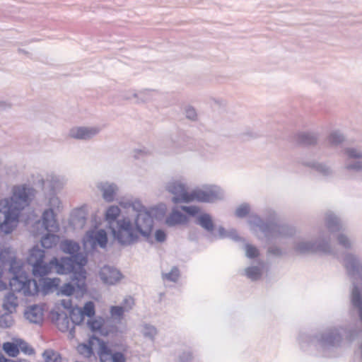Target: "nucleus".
<instances>
[{"label": "nucleus", "mask_w": 362, "mask_h": 362, "mask_svg": "<svg viewBox=\"0 0 362 362\" xmlns=\"http://www.w3.org/2000/svg\"><path fill=\"white\" fill-rule=\"evenodd\" d=\"M125 308L122 306H111L110 313L111 317L117 322H120L123 317Z\"/></svg>", "instance_id": "obj_37"}, {"label": "nucleus", "mask_w": 362, "mask_h": 362, "mask_svg": "<svg viewBox=\"0 0 362 362\" xmlns=\"http://www.w3.org/2000/svg\"><path fill=\"white\" fill-rule=\"evenodd\" d=\"M342 328H332L321 334L318 339L321 346L325 349L339 346L342 339Z\"/></svg>", "instance_id": "obj_11"}, {"label": "nucleus", "mask_w": 362, "mask_h": 362, "mask_svg": "<svg viewBox=\"0 0 362 362\" xmlns=\"http://www.w3.org/2000/svg\"><path fill=\"white\" fill-rule=\"evenodd\" d=\"M60 279L59 278H40L39 284L41 286V290L44 294L52 293L55 291H58Z\"/></svg>", "instance_id": "obj_16"}, {"label": "nucleus", "mask_w": 362, "mask_h": 362, "mask_svg": "<svg viewBox=\"0 0 362 362\" xmlns=\"http://www.w3.org/2000/svg\"><path fill=\"white\" fill-rule=\"evenodd\" d=\"M74 216L81 226L85 225L86 221V215L83 208H81L76 210Z\"/></svg>", "instance_id": "obj_45"}, {"label": "nucleus", "mask_w": 362, "mask_h": 362, "mask_svg": "<svg viewBox=\"0 0 362 362\" xmlns=\"http://www.w3.org/2000/svg\"><path fill=\"white\" fill-rule=\"evenodd\" d=\"M296 252L300 254H308L314 252H322L324 254L334 255L339 258V255L331 248L329 238H325L320 236L319 240L315 242L300 240L294 245Z\"/></svg>", "instance_id": "obj_6"}, {"label": "nucleus", "mask_w": 362, "mask_h": 362, "mask_svg": "<svg viewBox=\"0 0 362 362\" xmlns=\"http://www.w3.org/2000/svg\"><path fill=\"white\" fill-rule=\"evenodd\" d=\"M195 223L200 226L206 232L213 234L215 229V224L211 216L209 214L204 213L199 215Z\"/></svg>", "instance_id": "obj_18"}, {"label": "nucleus", "mask_w": 362, "mask_h": 362, "mask_svg": "<svg viewBox=\"0 0 362 362\" xmlns=\"http://www.w3.org/2000/svg\"><path fill=\"white\" fill-rule=\"evenodd\" d=\"M95 240L101 247H105L107 242L106 232L104 230H99L95 235Z\"/></svg>", "instance_id": "obj_41"}, {"label": "nucleus", "mask_w": 362, "mask_h": 362, "mask_svg": "<svg viewBox=\"0 0 362 362\" xmlns=\"http://www.w3.org/2000/svg\"><path fill=\"white\" fill-rule=\"evenodd\" d=\"M134 227L139 235L146 238L151 236L153 228V219L148 211H140L134 218Z\"/></svg>", "instance_id": "obj_9"}, {"label": "nucleus", "mask_w": 362, "mask_h": 362, "mask_svg": "<svg viewBox=\"0 0 362 362\" xmlns=\"http://www.w3.org/2000/svg\"><path fill=\"white\" fill-rule=\"evenodd\" d=\"M298 141L304 146H314L318 141V134L315 132H301L298 135Z\"/></svg>", "instance_id": "obj_23"}, {"label": "nucleus", "mask_w": 362, "mask_h": 362, "mask_svg": "<svg viewBox=\"0 0 362 362\" xmlns=\"http://www.w3.org/2000/svg\"><path fill=\"white\" fill-rule=\"evenodd\" d=\"M245 274L252 281L259 279L262 276V270L259 267H249L245 269Z\"/></svg>", "instance_id": "obj_32"}, {"label": "nucleus", "mask_w": 362, "mask_h": 362, "mask_svg": "<svg viewBox=\"0 0 362 362\" xmlns=\"http://www.w3.org/2000/svg\"><path fill=\"white\" fill-rule=\"evenodd\" d=\"M17 305V297L13 293H8L4 298L3 308L8 313H13L16 311Z\"/></svg>", "instance_id": "obj_24"}, {"label": "nucleus", "mask_w": 362, "mask_h": 362, "mask_svg": "<svg viewBox=\"0 0 362 362\" xmlns=\"http://www.w3.org/2000/svg\"><path fill=\"white\" fill-rule=\"evenodd\" d=\"M338 242L340 245L346 249H349L351 247V242L347 236L343 234L338 235Z\"/></svg>", "instance_id": "obj_50"}, {"label": "nucleus", "mask_w": 362, "mask_h": 362, "mask_svg": "<svg viewBox=\"0 0 362 362\" xmlns=\"http://www.w3.org/2000/svg\"><path fill=\"white\" fill-rule=\"evenodd\" d=\"M62 305L66 309H69L71 308V301L70 300H62Z\"/></svg>", "instance_id": "obj_60"}, {"label": "nucleus", "mask_w": 362, "mask_h": 362, "mask_svg": "<svg viewBox=\"0 0 362 362\" xmlns=\"http://www.w3.org/2000/svg\"><path fill=\"white\" fill-rule=\"evenodd\" d=\"M81 313H83V317L86 315L87 317H91L95 315V306L94 303L91 301L87 302L83 308L81 309Z\"/></svg>", "instance_id": "obj_44"}, {"label": "nucleus", "mask_w": 362, "mask_h": 362, "mask_svg": "<svg viewBox=\"0 0 362 362\" xmlns=\"http://www.w3.org/2000/svg\"><path fill=\"white\" fill-rule=\"evenodd\" d=\"M120 214V209L117 206H110L106 211L105 219L109 222L114 221L119 216Z\"/></svg>", "instance_id": "obj_36"}, {"label": "nucleus", "mask_w": 362, "mask_h": 362, "mask_svg": "<svg viewBox=\"0 0 362 362\" xmlns=\"http://www.w3.org/2000/svg\"><path fill=\"white\" fill-rule=\"evenodd\" d=\"M186 216L181 212L173 211L165 219V223L168 226H175L176 225L186 222Z\"/></svg>", "instance_id": "obj_25"}, {"label": "nucleus", "mask_w": 362, "mask_h": 362, "mask_svg": "<svg viewBox=\"0 0 362 362\" xmlns=\"http://www.w3.org/2000/svg\"><path fill=\"white\" fill-rule=\"evenodd\" d=\"M3 349L11 357H16L19 354L18 344L5 342L3 344Z\"/></svg>", "instance_id": "obj_33"}, {"label": "nucleus", "mask_w": 362, "mask_h": 362, "mask_svg": "<svg viewBox=\"0 0 362 362\" xmlns=\"http://www.w3.org/2000/svg\"><path fill=\"white\" fill-rule=\"evenodd\" d=\"M45 258V251L38 247V246L33 247L29 253L28 257V262L32 265L37 262L43 260Z\"/></svg>", "instance_id": "obj_27"}, {"label": "nucleus", "mask_w": 362, "mask_h": 362, "mask_svg": "<svg viewBox=\"0 0 362 362\" xmlns=\"http://www.w3.org/2000/svg\"><path fill=\"white\" fill-rule=\"evenodd\" d=\"M156 240L158 243H163L166 239V234L163 230H157L155 233Z\"/></svg>", "instance_id": "obj_53"}, {"label": "nucleus", "mask_w": 362, "mask_h": 362, "mask_svg": "<svg viewBox=\"0 0 362 362\" xmlns=\"http://www.w3.org/2000/svg\"><path fill=\"white\" fill-rule=\"evenodd\" d=\"M123 303L127 307V310H128L132 308L134 299L132 297L125 298L123 300Z\"/></svg>", "instance_id": "obj_57"}, {"label": "nucleus", "mask_w": 362, "mask_h": 362, "mask_svg": "<svg viewBox=\"0 0 362 362\" xmlns=\"http://www.w3.org/2000/svg\"><path fill=\"white\" fill-rule=\"evenodd\" d=\"M33 273L35 276L45 278L44 276L52 272V265H51V260L48 264L44 262V259L32 264Z\"/></svg>", "instance_id": "obj_19"}, {"label": "nucleus", "mask_w": 362, "mask_h": 362, "mask_svg": "<svg viewBox=\"0 0 362 362\" xmlns=\"http://www.w3.org/2000/svg\"><path fill=\"white\" fill-rule=\"evenodd\" d=\"M325 221L327 227L331 233L337 232L343 229V225L340 219L331 212L326 214Z\"/></svg>", "instance_id": "obj_20"}, {"label": "nucleus", "mask_w": 362, "mask_h": 362, "mask_svg": "<svg viewBox=\"0 0 362 362\" xmlns=\"http://www.w3.org/2000/svg\"><path fill=\"white\" fill-rule=\"evenodd\" d=\"M99 277L104 284L112 286L119 282L123 275L117 269L105 265L100 269Z\"/></svg>", "instance_id": "obj_13"}, {"label": "nucleus", "mask_w": 362, "mask_h": 362, "mask_svg": "<svg viewBox=\"0 0 362 362\" xmlns=\"http://www.w3.org/2000/svg\"><path fill=\"white\" fill-rule=\"evenodd\" d=\"M44 362H62V357L59 354L52 349H46L42 353Z\"/></svg>", "instance_id": "obj_31"}, {"label": "nucleus", "mask_w": 362, "mask_h": 362, "mask_svg": "<svg viewBox=\"0 0 362 362\" xmlns=\"http://www.w3.org/2000/svg\"><path fill=\"white\" fill-rule=\"evenodd\" d=\"M110 228L114 238L120 245H129L136 243L139 239V235L128 218L117 220L116 227Z\"/></svg>", "instance_id": "obj_5"}, {"label": "nucleus", "mask_w": 362, "mask_h": 362, "mask_svg": "<svg viewBox=\"0 0 362 362\" xmlns=\"http://www.w3.org/2000/svg\"><path fill=\"white\" fill-rule=\"evenodd\" d=\"M304 165L315 169L317 173H320L323 176H329L332 173V169L325 163L318 162H308L305 163Z\"/></svg>", "instance_id": "obj_28"}, {"label": "nucleus", "mask_w": 362, "mask_h": 362, "mask_svg": "<svg viewBox=\"0 0 362 362\" xmlns=\"http://www.w3.org/2000/svg\"><path fill=\"white\" fill-rule=\"evenodd\" d=\"M268 252L274 256L279 257L282 255V251L279 247L273 246L268 249Z\"/></svg>", "instance_id": "obj_55"}, {"label": "nucleus", "mask_w": 362, "mask_h": 362, "mask_svg": "<svg viewBox=\"0 0 362 362\" xmlns=\"http://www.w3.org/2000/svg\"><path fill=\"white\" fill-rule=\"evenodd\" d=\"M43 185L45 187H49L52 192L62 188L63 183L60 181L59 178L55 175H48L45 180H43Z\"/></svg>", "instance_id": "obj_26"}, {"label": "nucleus", "mask_w": 362, "mask_h": 362, "mask_svg": "<svg viewBox=\"0 0 362 362\" xmlns=\"http://www.w3.org/2000/svg\"><path fill=\"white\" fill-rule=\"evenodd\" d=\"M11 107V103L6 101H0V110H5Z\"/></svg>", "instance_id": "obj_59"}, {"label": "nucleus", "mask_w": 362, "mask_h": 362, "mask_svg": "<svg viewBox=\"0 0 362 362\" xmlns=\"http://www.w3.org/2000/svg\"><path fill=\"white\" fill-rule=\"evenodd\" d=\"M42 226L49 232H57L59 230V224L55 218L53 209H49L44 211L42 216Z\"/></svg>", "instance_id": "obj_14"}, {"label": "nucleus", "mask_w": 362, "mask_h": 362, "mask_svg": "<svg viewBox=\"0 0 362 362\" xmlns=\"http://www.w3.org/2000/svg\"><path fill=\"white\" fill-rule=\"evenodd\" d=\"M345 140L344 134L339 130L331 132L327 137V141L331 146H337Z\"/></svg>", "instance_id": "obj_30"}, {"label": "nucleus", "mask_w": 362, "mask_h": 362, "mask_svg": "<svg viewBox=\"0 0 362 362\" xmlns=\"http://www.w3.org/2000/svg\"><path fill=\"white\" fill-rule=\"evenodd\" d=\"M182 210L192 216L199 212V208L195 206H182Z\"/></svg>", "instance_id": "obj_51"}, {"label": "nucleus", "mask_w": 362, "mask_h": 362, "mask_svg": "<svg viewBox=\"0 0 362 362\" xmlns=\"http://www.w3.org/2000/svg\"><path fill=\"white\" fill-rule=\"evenodd\" d=\"M98 188L101 191L103 198L107 202L114 200L118 191V187L115 184L109 182H100L98 185Z\"/></svg>", "instance_id": "obj_15"}, {"label": "nucleus", "mask_w": 362, "mask_h": 362, "mask_svg": "<svg viewBox=\"0 0 362 362\" xmlns=\"http://www.w3.org/2000/svg\"><path fill=\"white\" fill-rule=\"evenodd\" d=\"M18 52H23V53H25V54L26 53V52L25 50L21 49H18Z\"/></svg>", "instance_id": "obj_63"}, {"label": "nucleus", "mask_w": 362, "mask_h": 362, "mask_svg": "<svg viewBox=\"0 0 362 362\" xmlns=\"http://www.w3.org/2000/svg\"><path fill=\"white\" fill-rule=\"evenodd\" d=\"M60 248L64 252L69 254L70 257H73V255H83L79 252L80 246L78 243L73 240H66L62 241L60 244Z\"/></svg>", "instance_id": "obj_21"}, {"label": "nucleus", "mask_w": 362, "mask_h": 362, "mask_svg": "<svg viewBox=\"0 0 362 362\" xmlns=\"http://www.w3.org/2000/svg\"><path fill=\"white\" fill-rule=\"evenodd\" d=\"M100 130L98 126L75 127L69 130V136L78 140H90L98 135Z\"/></svg>", "instance_id": "obj_12"}, {"label": "nucleus", "mask_w": 362, "mask_h": 362, "mask_svg": "<svg viewBox=\"0 0 362 362\" xmlns=\"http://www.w3.org/2000/svg\"><path fill=\"white\" fill-rule=\"evenodd\" d=\"M99 348L98 354L100 362H125V356L119 351L113 352L107 344L100 339H98Z\"/></svg>", "instance_id": "obj_10"}, {"label": "nucleus", "mask_w": 362, "mask_h": 362, "mask_svg": "<svg viewBox=\"0 0 362 362\" xmlns=\"http://www.w3.org/2000/svg\"><path fill=\"white\" fill-rule=\"evenodd\" d=\"M24 315L29 322L34 324H39L42 320L43 311L39 305H34L28 308Z\"/></svg>", "instance_id": "obj_17"}, {"label": "nucleus", "mask_w": 362, "mask_h": 362, "mask_svg": "<svg viewBox=\"0 0 362 362\" xmlns=\"http://www.w3.org/2000/svg\"><path fill=\"white\" fill-rule=\"evenodd\" d=\"M167 190L174 194L172 200L175 204L192 201L213 202L223 197L222 190L215 185L204 186L202 189L197 188L188 193L184 184L173 181L168 184Z\"/></svg>", "instance_id": "obj_2"}, {"label": "nucleus", "mask_w": 362, "mask_h": 362, "mask_svg": "<svg viewBox=\"0 0 362 362\" xmlns=\"http://www.w3.org/2000/svg\"><path fill=\"white\" fill-rule=\"evenodd\" d=\"M218 233L219 238H226L227 237L228 231L223 226H219L218 228Z\"/></svg>", "instance_id": "obj_58"}, {"label": "nucleus", "mask_w": 362, "mask_h": 362, "mask_svg": "<svg viewBox=\"0 0 362 362\" xmlns=\"http://www.w3.org/2000/svg\"><path fill=\"white\" fill-rule=\"evenodd\" d=\"M69 328V319L65 316L59 322V329L62 332H66Z\"/></svg>", "instance_id": "obj_52"}, {"label": "nucleus", "mask_w": 362, "mask_h": 362, "mask_svg": "<svg viewBox=\"0 0 362 362\" xmlns=\"http://www.w3.org/2000/svg\"><path fill=\"white\" fill-rule=\"evenodd\" d=\"M15 276L10 281V286L14 291L23 292L25 296H35L40 289L36 280L29 279L24 272H14Z\"/></svg>", "instance_id": "obj_7"}, {"label": "nucleus", "mask_w": 362, "mask_h": 362, "mask_svg": "<svg viewBox=\"0 0 362 362\" xmlns=\"http://www.w3.org/2000/svg\"><path fill=\"white\" fill-rule=\"evenodd\" d=\"M226 238H228L235 241H238L240 239V237L238 236L236 230L233 229L228 231Z\"/></svg>", "instance_id": "obj_56"}, {"label": "nucleus", "mask_w": 362, "mask_h": 362, "mask_svg": "<svg viewBox=\"0 0 362 362\" xmlns=\"http://www.w3.org/2000/svg\"><path fill=\"white\" fill-rule=\"evenodd\" d=\"M252 228H258L267 238H285L295 233L294 228L287 225H279L276 221V214H271L269 220L264 222L259 216L251 214L247 221Z\"/></svg>", "instance_id": "obj_4"}, {"label": "nucleus", "mask_w": 362, "mask_h": 362, "mask_svg": "<svg viewBox=\"0 0 362 362\" xmlns=\"http://www.w3.org/2000/svg\"><path fill=\"white\" fill-rule=\"evenodd\" d=\"M16 362H28L27 360H20L19 361Z\"/></svg>", "instance_id": "obj_64"}, {"label": "nucleus", "mask_w": 362, "mask_h": 362, "mask_svg": "<svg viewBox=\"0 0 362 362\" xmlns=\"http://www.w3.org/2000/svg\"><path fill=\"white\" fill-rule=\"evenodd\" d=\"M129 205L132 206L133 209L136 211L138 213H139L140 211H146L144 208V206L141 204L140 202L136 201L130 204Z\"/></svg>", "instance_id": "obj_54"}, {"label": "nucleus", "mask_w": 362, "mask_h": 362, "mask_svg": "<svg viewBox=\"0 0 362 362\" xmlns=\"http://www.w3.org/2000/svg\"><path fill=\"white\" fill-rule=\"evenodd\" d=\"M88 325L90 329L95 332V331H99L102 334L107 335V332H103V319H95L93 320H90L88 322Z\"/></svg>", "instance_id": "obj_40"}, {"label": "nucleus", "mask_w": 362, "mask_h": 362, "mask_svg": "<svg viewBox=\"0 0 362 362\" xmlns=\"http://www.w3.org/2000/svg\"><path fill=\"white\" fill-rule=\"evenodd\" d=\"M185 114L187 119L192 121L197 119V113L195 108L191 105H187L185 108Z\"/></svg>", "instance_id": "obj_46"}, {"label": "nucleus", "mask_w": 362, "mask_h": 362, "mask_svg": "<svg viewBox=\"0 0 362 362\" xmlns=\"http://www.w3.org/2000/svg\"><path fill=\"white\" fill-rule=\"evenodd\" d=\"M70 320L73 324L76 325L83 322L84 317L81 313V309L78 308L71 309L70 312Z\"/></svg>", "instance_id": "obj_34"}, {"label": "nucleus", "mask_w": 362, "mask_h": 362, "mask_svg": "<svg viewBox=\"0 0 362 362\" xmlns=\"http://www.w3.org/2000/svg\"><path fill=\"white\" fill-rule=\"evenodd\" d=\"M74 282V284L71 283H66L62 286L60 287L59 289H58V294H62L63 296H71L74 291H75V286L77 288V286L75 284V282Z\"/></svg>", "instance_id": "obj_38"}, {"label": "nucleus", "mask_w": 362, "mask_h": 362, "mask_svg": "<svg viewBox=\"0 0 362 362\" xmlns=\"http://www.w3.org/2000/svg\"><path fill=\"white\" fill-rule=\"evenodd\" d=\"M250 210L249 204L244 203L236 209L235 214L238 218H244L249 214Z\"/></svg>", "instance_id": "obj_42"}, {"label": "nucleus", "mask_w": 362, "mask_h": 362, "mask_svg": "<svg viewBox=\"0 0 362 362\" xmlns=\"http://www.w3.org/2000/svg\"><path fill=\"white\" fill-rule=\"evenodd\" d=\"M154 91L152 90H144L139 93H133L131 95H124V98L129 100L132 98H136V103H146L153 99Z\"/></svg>", "instance_id": "obj_22"}, {"label": "nucleus", "mask_w": 362, "mask_h": 362, "mask_svg": "<svg viewBox=\"0 0 362 362\" xmlns=\"http://www.w3.org/2000/svg\"><path fill=\"white\" fill-rule=\"evenodd\" d=\"M142 334L145 337L153 340L154 337L157 334V329L153 325L145 324L143 326Z\"/></svg>", "instance_id": "obj_39"}, {"label": "nucleus", "mask_w": 362, "mask_h": 362, "mask_svg": "<svg viewBox=\"0 0 362 362\" xmlns=\"http://www.w3.org/2000/svg\"><path fill=\"white\" fill-rule=\"evenodd\" d=\"M11 313H6L0 318V327L3 328L10 327L13 325V319Z\"/></svg>", "instance_id": "obj_47"}, {"label": "nucleus", "mask_w": 362, "mask_h": 362, "mask_svg": "<svg viewBox=\"0 0 362 362\" xmlns=\"http://www.w3.org/2000/svg\"><path fill=\"white\" fill-rule=\"evenodd\" d=\"M349 337V340H352L354 339V337H353L352 334H350Z\"/></svg>", "instance_id": "obj_62"}, {"label": "nucleus", "mask_w": 362, "mask_h": 362, "mask_svg": "<svg viewBox=\"0 0 362 362\" xmlns=\"http://www.w3.org/2000/svg\"><path fill=\"white\" fill-rule=\"evenodd\" d=\"M0 362H16L13 360L8 359L0 352Z\"/></svg>", "instance_id": "obj_61"}, {"label": "nucleus", "mask_w": 362, "mask_h": 362, "mask_svg": "<svg viewBox=\"0 0 362 362\" xmlns=\"http://www.w3.org/2000/svg\"><path fill=\"white\" fill-rule=\"evenodd\" d=\"M346 161L344 168L346 170L362 171V146L347 147L344 149Z\"/></svg>", "instance_id": "obj_8"}, {"label": "nucleus", "mask_w": 362, "mask_h": 362, "mask_svg": "<svg viewBox=\"0 0 362 362\" xmlns=\"http://www.w3.org/2000/svg\"><path fill=\"white\" fill-rule=\"evenodd\" d=\"M245 255L248 258L252 259L258 257L259 251L257 247H254L252 245L246 244L245 245Z\"/></svg>", "instance_id": "obj_48"}, {"label": "nucleus", "mask_w": 362, "mask_h": 362, "mask_svg": "<svg viewBox=\"0 0 362 362\" xmlns=\"http://www.w3.org/2000/svg\"><path fill=\"white\" fill-rule=\"evenodd\" d=\"M78 352L86 358H89L93 354V349L90 345L86 344H79L77 347Z\"/></svg>", "instance_id": "obj_43"}, {"label": "nucleus", "mask_w": 362, "mask_h": 362, "mask_svg": "<svg viewBox=\"0 0 362 362\" xmlns=\"http://www.w3.org/2000/svg\"><path fill=\"white\" fill-rule=\"evenodd\" d=\"M86 263L87 259L83 255L53 257L51 259L52 272L58 274H70V279L75 282L77 288L82 293L86 291V271L84 269Z\"/></svg>", "instance_id": "obj_3"}, {"label": "nucleus", "mask_w": 362, "mask_h": 362, "mask_svg": "<svg viewBox=\"0 0 362 362\" xmlns=\"http://www.w3.org/2000/svg\"><path fill=\"white\" fill-rule=\"evenodd\" d=\"M35 196V189L27 185L13 186L12 195L0 204V230L11 233L16 228L20 212L30 204Z\"/></svg>", "instance_id": "obj_1"}, {"label": "nucleus", "mask_w": 362, "mask_h": 362, "mask_svg": "<svg viewBox=\"0 0 362 362\" xmlns=\"http://www.w3.org/2000/svg\"><path fill=\"white\" fill-rule=\"evenodd\" d=\"M180 277V270L177 267H173L168 273H163L162 278L172 282H177Z\"/></svg>", "instance_id": "obj_35"}, {"label": "nucleus", "mask_w": 362, "mask_h": 362, "mask_svg": "<svg viewBox=\"0 0 362 362\" xmlns=\"http://www.w3.org/2000/svg\"><path fill=\"white\" fill-rule=\"evenodd\" d=\"M18 348H19V350L21 349V351L23 353H24L27 355H33L35 354L34 349L31 346H30L28 343H26L25 341H24L23 340L19 341Z\"/></svg>", "instance_id": "obj_49"}, {"label": "nucleus", "mask_w": 362, "mask_h": 362, "mask_svg": "<svg viewBox=\"0 0 362 362\" xmlns=\"http://www.w3.org/2000/svg\"><path fill=\"white\" fill-rule=\"evenodd\" d=\"M59 242V236L53 233H47L41 239V245L44 248L49 249L56 246Z\"/></svg>", "instance_id": "obj_29"}]
</instances>
